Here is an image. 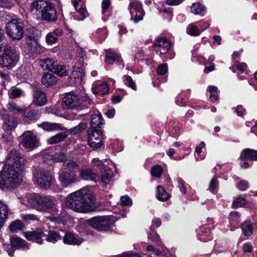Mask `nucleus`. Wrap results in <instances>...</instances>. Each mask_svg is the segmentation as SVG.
Listing matches in <instances>:
<instances>
[{
	"instance_id": "nucleus-15",
	"label": "nucleus",
	"mask_w": 257,
	"mask_h": 257,
	"mask_svg": "<svg viewBox=\"0 0 257 257\" xmlns=\"http://www.w3.org/2000/svg\"><path fill=\"white\" fill-rule=\"evenodd\" d=\"M79 96L74 94V92H70L64 97L62 106L65 108H75L77 109L78 103Z\"/></svg>"
},
{
	"instance_id": "nucleus-18",
	"label": "nucleus",
	"mask_w": 257,
	"mask_h": 257,
	"mask_svg": "<svg viewBox=\"0 0 257 257\" xmlns=\"http://www.w3.org/2000/svg\"><path fill=\"white\" fill-rule=\"evenodd\" d=\"M24 236L28 240L33 241L36 243L41 244L45 237V234L41 231H26L23 233Z\"/></svg>"
},
{
	"instance_id": "nucleus-31",
	"label": "nucleus",
	"mask_w": 257,
	"mask_h": 257,
	"mask_svg": "<svg viewBox=\"0 0 257 257\" xmlns=\"http://www.w3.org/2000/svg\"><path fill=\"white\" fill-rule=\"evenodd\" d=\"M241 228L245 236H251L253 234V227L250 221H244L241 225Z\"/></svg>"
},
{
	"instance_id": "nucleus-52",
	"label": "nucleus",
	"mask_w": 257,
	"mask_h": 257,
	"mask_svg": "<svg viewBox=\"0 0 257 257\" xmlns=\"http://www.w3.org/2000/svg\"><path fill=\"white\" fill-rule=\"evenodd\" d=\"M120 205L123 206H131L133 202L132 199L128 196H122L120 198Z\"/></svg>"
},
{
	"instance_id": "nucleus-49",
	"label": "nucleus",
	"mask_w": 257,
	"mask_h": 257,
	"mask_svg": "<svg viewBox=\"0 0 257 257\" xmlns=\"http://www.w3.org/2000/svg\"><path fill=\"white\" fill-rule=\"evenodd\" d=\"M18 0H0V7L10 9L14 6Z\"/></svg>"
},
{
	"instance_id": "nucleus-32",
	"label": "nucleus",
	"mask_w": 257,
	"mask_h": 257,
	"mask_svg": "<svg viewBox=\"0 0 257 257\" xmlns=\"http://www.w3.org/2000/svg\"><path fill=\"white\" fill-rule=\"evenodd\" d=\"M55 63L51 59L46 58L40 60V66L44 69L52 71Z\"/></svg>"
},
{
	"instance_id": "nucleus-53",
	"label": "nucleus",
	"mask_w": 257,
	"mask_h": 257,
	"mask_svg": "<svg viewBox=\"0 0 257 257\" xmlns=\"http://www.w3.org/2000/svg\"><path fill=\"white\" fill-rule=\"evenodd\" d=\"M168 71V65L166 63L160 64L157 69V72L159 75H164Z\"/></svg>"
},
{
	"instance_id": "nucleus-22",
	"label": "nucleus",
	"mask_w": 257,
	"mask_h": 257,
	"mask_svg": "<svg viewBox=\"0 0 257 257\" xmlns=\"http://www.w3.org/2000/svg\"><path fill=\"white\" fill-rule=\"evenodd\" d=\"M58 81V78L52 73L45 72L43 74L41 81L43 85L47 87L55 85Z\"/></svg>"
},
{
	"instance_id": "nucleus-3",
	"label": "nucleus",
	"mask_w": 257,
	"mask_h": 257,
	"mask_svg": "<svg viewBox=\"0 0 257 257\" xmlns=\"http://www.w3.org/2000/svg\"><path fill=\"white\" fill-rule=\"evenodd\" d=\"M30 11L38 20L54 22L57 19V12L54 6L48 1H33L30 5Z\"/></svg>"
},
{
	"instance_id": "nucleus-27",
	"label": "nucleus",
	"mask_w": 257,
	"mask_h": 257,
	"mask_svg": "<svg viewBox=\"0 0 257 257\" xmlns=\"http://www.w3.org/2000/svg\"><path fill=\"white\" fill-rule=\"evenodd\" d=\"M63 241L65 244L72 245H79L82 240L78 239L71 232H66L63 237Z\"/></svg>"
},
{
	"instance_id": "nucleus-5",
	"label": "nucleus",
	"mask_w": 257,
	"mask_h": 257,
	"mask_svg": "<svg viewBox=\"0 0 257 257\" xmlns=\"http://www.w3.org/2000/svg\"><path fill=\"white\" fill-rule=\"evenodd\" d=\"M19 60V54L16 50L11 47L5 48L3 53L0 55V66L12 69Z\"/></svg>"
},
{
	"instance_id": "nucleus-39",
	"label": "nucleus",
	"mask_w": 257,
	"mask_h": 257,
	"mask_svg": "<svg viewBox=\"0 0 257 257\" xmlns=\"http://www.w3.org/2000/svg\"><path fill=\"white\" fill-rule=\"evenodd\" d=\"M87 127V123L85 121L80 122L77 126L70 129V133L72 135L78 134L83 132Z\"/></svg>"
},
{
	"instance_id": "nucleus-60",
	"label": "nucleus",
	"mask_w": 257,
	"mask_h": 257,
	"mask_svg": "<svg viewBox=\"0 0 257 257\" xmlns=\"http://www.w3.org/2000/svg\"><path fill=\"white\" fill-rule=\"evenodd\" d=\"M43 162L47 164H50L51 161H53L52 155L50 154L48 152H45L43 154Z\"/></svg>"
},
{
	"instance_id": "nucleus-37",
	"label": "nucleus",
	"mask_w": 257,
	"mask_h": 257,
	"mask_svg": "<svg viewBox=\"0 0 257 257\" xmlns=\"http://www.w3.org/2000/svg\"><path fill=\"white\" fill-rule=\"evenodd\" d=\"M24 224L19 220H16L12 222L9 225V228L12 232H16L22 230L24 227Z\"/></svg>"
},
{
	"instance_id": "nucleus-50",
	"label": "nucleus",
	"mask_w": 257,
	"mask_h": 257,
	"mask_svg": "<svg viewBox=\"0 0 257 257\" xmlns=\"http://www.w3.org/2000/svg\"><path fill=\"white\" fill-rule=\"evenodd\" d=\"M46 239L49 242L55 243L57 241L61 239V237L59 234L56 232H50L47 236H46Z\"/></svg>"
},
{
	"instance_id": "nucleus-25",
	"label": "nucleus",
	"mask_w": 257,
	"mask_h": 257,
	"mask_svg": "<svg viewBox=\"0 0 257 257\" xmlns=\"http://www.w3.org/2000/svg\"><path fill=\"white\" fill-rule=\"evenodd\" d=\"M240 159L241 161H257V151L251 149H244L240 154Z\"/></svg>"
},
{
	"instance_id": "nucleus-59",
	"label": "nucleus",
	"mask_w": 257,
	"mask_h": 257,
	"mask_svg": "<svg viewBox=\"0 0 257 257\" xmlns=\"http://www.w3.org/2000/svg\"><path fill=\"white\" fill-rule=\"evenodd\" d=\"M111 4V0H102L101 3L102 13L104 14L105 11L109 7Z\"/></svg>"
},
{
	"instance_id": "nucleus-4",
	"label": "nucleus",
	"mask_w": 257,
	"mask_h": 257,
	"mask_svg": "<svg viewBox=\"0 0 257 257\" xmlns=\"http://www.w3.org/2000/svg\"><path fill=\"white\" fill-rule=\"evenodd\" d=\"M28 204L39 211L50 212L56 209L55 201L49 197L41 195L27 196Z\"/></svg>"
},
{
	"instance_id": "nucleus-47",
	"label": "nucleus",
	"mask_w": 257,
	"mask_h": 257,
	"mask_svg": "<svg viewBox=\"0 0 257 257\" xmlns=\"http://www.w3.org/2000/svg\"><path fill=\"white\" fill-rule=\"evenodd\" d=\"M151 175L156 178H160L163 173V168L159 165L153 166L151 170Z\"/></svg>"
},
{
	"instance_id": "nucleus-29",
	"label": "nucleus",
	"mask_w": 257,
	"mask_h": 257,
	"mask_svg": "<svg viewBox=\"0 0 257 257\" xmlns=\"http://www.w3.org/2000/svg\"><path fill=\"white\" fill-rule=\"evenodd\" d=\"M198 239L202 241L205 242L211 239L210 233L207 231L206 227L203 226L197 230Z\"/></svg>"
},
{
	"instance_id": "nucleus-33",
	"label": "nucleus",
	"mask_w": 257,
	"mask_h": 257,
	"mask_svg": "<svg viewBox=\"0 0 257 257\" xmlns=\"http://www.w3.org/2000/svg\"><path fill=\"white\" fill-rule=\"evenodd\" d=\"M52 72L61 77L66 76L68 73L67 69L65 66L56 63Z\"/></svg>"
},
{
	"instance_id": "nucleus-7",
	"label": "nucleus",
	"mask_w": 257,
	"mask_h": 257,
	"mask_svg": "<svg viewBox=\"0 0 257 257\" xmlns=\"http://www.w3.org/2000/svg\"><path fill=\"white\" fill-rule=\"evenodd\" d=\"M7 35L14 40H20L22 38L24 30L23 23L18 19H13L6 25Z\"/></svg>"
},
{
	"instance_id": "nucleus-12",
	"label": "nucleus",
	"mask_w": 257,
	"mask_h": 257,
	"mask_svg": "<svg viewBox=\"0 0 257 257\" xmlns=\"http://www.w3.org/2000/svg\"><path fill=\"white\" fill-rule=\"evenodd\" d=\"M154 51L160 55L166 54L171 47L170 42L166 39L160 38L156 39L153 43Z\"/></svg>"
},
{
	"instance_id": "nucleus-54",
	"label": "nucleus",
	"mask_w": 257,
	"mask_h": 257,
	"mask_svg": "<svg viewBox=\"0 0 257 257\" xmlns=\"http://www.w3.org/2000/svg\"><path fill=\"white\" fill-rule=\"evenodd\" d=\"M64 166L68 169H72L74 170H77L79 168V166L76 164V163L71 160L65 162L64 163Z\"/></svg>"
},
{
	"instance_id": "nucleus-6",
	"label": "nucleus",
	"mask_w": 257,
	"mask_h": 257,
	"mask_svg": "<svg viewBox=\"0 0 257 257\" xmlns=\"http://www.w3.org/2000/svg\"><path fill=\"white\" fill-rule=\"evenodd\" d=\"M34 181L41 188H49L55 181L54 177L48 170H41L34 174Z\"/></svg>"
},
{
	"instance_id": "nucleus-61",
	"label": "nucleus",
	"mask_w": 257,
	"mask_h": 257,
	"mask_svg": "<svg viewBox=\"0 0 257 257\" xmlns=\"http://www.w3.org/2000/svg\"><path fill=\"white\" fill-rule=\"evenodd\" d=\"M218 180L216 178H213L211 179L209 184V189L211 192H213L218 186Z\"/></svg>"
},
{
	"instance_id": "nucleus-62",
	"label": "nucleus",
	"mask_w": 257,
	"mask_h": 257,
	"mask_svg": "<svg viewBox=\"0 0 257 257\" xmlns=\"http://www.w3.org/2000/svg\"><path fill=\"white\" fill-rule=\"evenodd\" d=\"M248 183L244 180L241 181L237 185L238 188L241 191L246 190L248 187Z\"/></svg>"
},
{
	"instance_id": "nucleus-19",
	"label": "nucleus",
	"mask_w": 257,
	"mask_h": 257,
	"mask_svg": "<svg viewBox=\"0 0 257 257\" xmlns=\"http://www.w3.org/2000/svg\"><path fill=\"white\" fill-rule=\"evenodd\" d=\"M80 177L83 180L95 182L96 174L94 170L86 167L80 170Z\"/></svg>"
},
{
	"instance_id": "nucleus-36",
	"label": "nucleus",
	"mask_w": 257,
	"mask_h": 257,
	"mask_svg": "<svg viewBox=\"0 0 257 257\" xmlns=\"http://www.w3.org/2000/svg\"><path fill=\"white\" fill-rule=\"evenodd\" d=\"M41 126L43 129L47 131L62 130V128L61 127V125L56 123L44 122L41 124Z\"/></svg>"
},
{
	"instance_id": "nucleus-46",
	"label": "nucleus",
	"mask_w": 257,
	"mask_h": 257,
	"mask_svg": "<svg viewBox=\"0 0 257 257\" xmlns=\"http://www.w3.org/2000/svg\"><path fill=\"white\" fill-rule=\"evenodd\" d=\"M8 109L14 113H21L22 109L15 102H10L7 104Z\"/></svg>"
},
{
	"instance_id": "nucleus-58",
	"label": "nucleus",
	"mask_w": 257,
	"mask_h": 257,
	"mask_svg": "<svg viewBox=\"0 0 257 257\" xmlns=\"http://www.w3.org/2000/svg\"><path fill=\"white\" fill-rule=\"evenodd\" d=\"M21 218L25 221L35 220L37 219V216L33 214H22Z\"/></svg>"
},
{
	"instance_id": "nucleus-2",
	"label": "nucleus",
	"mask_w": 257,
	"mask_h": 257,
	"mask_svg": "<svg viewBox=\"0 0 257 257\" xmlns=\"http://www.w3.org/2000/svg\"><path fill=\"white\" fill-rule=\"evenodd\" d=\"M7 164L3 168L2 171L9 173L11 177L10 184L14 189H16L22 182L21 173L24 168L26 159L18 150H13L7 157Z\"/></svg>"
},
{
	"instance_id": "nucleus-56",
	"label": "nucleus",
	"mask_w": 257,
	"mask_h": 257,
	"mask_svg": "<svg viewBox=\"0 0 257 257\" xmlns=\"http://www.w3.org/2000/svg\"><path fill=\"white\" fill-rule=\"evenodd\" d=\"M177 183L178 187L182 193L183 194H185L186 192V189L184 185L185 182L181 178H178L177 179Z\"/></svg>"
},
{
	"instance_id": "nucleus-57",
	"label": "nucleus",
	"mask_w": 257,
	"mask_h": 257,
	"mask_svg": "<svg viewBox=\"0 0 257 257\" xmlns=\"http://www.w3.org/2000/svg\"><path fill=\"white\" fill-rule=\"evenodd\" d=\"M46 40L48 44H52L56 42L57 38L52 33H49L46 37Z\"/></svg>"
},
{
	"instance_id": "nucleus-1",
	"label": "nucleus",
	"mask_w": 257,
	"mask_h": 257,
	"mask_svg": "<svg viewBox=\"0 0 257 257\" xmlns=\"http://www.w3.org/2000/svg\"><path fill=\"white\" fill-rule=\"evenodd\" d=\"M94 187L82 188L68 195L66 205L70 209L80 213L93 212L96 208Z\"/></svg>"
},
{
	"instance_id": "nucleus-48",
	"label": "nucleus",
	"mask_w": 257,
	"mask_h": 257,
	"mask_svg": "<svg viewBox=\"0 0 257 257\" xmlns=\"http://www.w3.org/2000/svg\"><path fill=\"white\" fill-rule=\"evenodd\" d=\"M52 156L53 161L56 162H63L67 158L66 154L62 152L56 153L54 155H52Z\"/></svg>"
},
{
	"instance_id": "nucleus-23",
	"label": "nucleus",
	"mask_w": 257,
	"mask_h": 257,
	"mask_svg": "<svg viewBox=\"0 0 257 257\" xmlns=\"http://www.w3.org/2000/svg\"><path fill=\"white\" fill-rule=\"evenodd\" d=\"M10 209L8 205L0 200V229L4 225L5 222L8 218Z\"/></svg>"
},
{
	"instance_id": "nucleus-13",
	"label": "nucleus",
	"mask_w": 257,
	"mask_h": 257,
	"mask_svg": "<svg viewBox=\"0 0 257 257\" xmlns=\"http://www.w3.org/2000/svg\"><path fill=\"white\" fill-rule=\"evenodd\" d=\"M95 117L96 115L95 114L92 116L90 121V127L88 128L87 132L88 145L94 150L96 148V144L95 143L96 137L95 136V133H96V121L95 120Z\"/></svg>"
},
{
	"instance_id": "nucleus-55",
	"label": "nucleus",
	"mask_w": 257,
	"mask_h": 257,
	"mask_svg": "<svg viewBox=\"0 0 257 257\" xmlns=\"http://www.w3.org/2000/svg\"><path fill=\"white\" fill-rule=\"evenodd\" d=\"M85 224L89 227L96 229V217H93L85 220Z\"/></svg>"
},
{
	"instance_id": "nucleus-24",
	"label": "nucleus",
	"mask_w": 257,
	"mask_h": 257,
	"mask_svg": "<svg viewBox=\"0 0 257 257\" xmlns=\"http://www.w3.org/2000/svg\"><path fill=\"white\" fill-rule=\"evenodd\" d=\"M33 103L38 106L44 105L47 101V98L45 93L40 90H35L33 92Z\"/></svg>"
},
{
	"instance_id": "nucleus-51",
	"label": "nucleus",
	"mask_w": 257,
	"mask_h": 257,
	"mask_svg": "<svg viewBox=\"0 0 257 257\" xmlns=\"http://www.w3.org/2000/svg\"><path fill=\"white\" fill-rule=\"evenodd\" d=\"M246 203L245 199L241 197H239L232 202V207L233 208L240 207L244 206Z\"/></svg>"
},
{
	"instance_id": "nucleus-21",
	"label": "nucleus",
	"mask_w": 257,
	"mask_h": 257,
	"mask_svg": "<svg viewBox=\"0 0 257 257\" xmlns=\"http://www.w3.org/2000/svg\"><path fill=\"white\" fill-rule=\"evenodd\" d=\"M4 124L3 128L5 130L11 131L15 129L18 123L17 119L13 116H10L8 115H5L3 117Z\"/></svg>"
},
{
	"instance_id": "nucleus-44",
	"label": "nucleus",
	"mask_w": 257,
	"mask_h": 257,
	"mask_svg": "<svg viewBox=\"0 0 257 257\" xmlns=\"http://www.w3.org/2000/svg\"><path fill=\"white\" fill-rule=\"evenodd\" d=\"M210 93L209 98L212 102H215L218 99V89L214 86H209L208 87Z\"/></svg>"
},
{
	"instance_id": "nucleus-45",
	"label": "nucleus",
	"mask_w": 257,
	"mask_h": 257,
	"mask_svg": "<svg viewBox=\"0 0 257 257\" xmlns=\"http://www.w3.org/2000/svg\"><path fill=\"white\" fill-rule=\"evenodd\" d=\"M23 116L26 118L30 119L34 118L37 114V112L31 108L25 109L24 111L22 110Z\"/></svg>"
},
{
	"instance_id": "nucleus-40",
	"label": "nucleus",
	"mask_w": 257,
	"mask_h": 257,
	"mask_svg": "<svg viewBox=\"0 0 257 257\" xmlns=\"http://www.w3.org/2000/svg\"><path fill=\"white\" fill-rule=\"evenodd\" d=\"M123 81L124 84L133 90H136L137 89L135 82L133 80L132 78L127 75L123 76Z\"/></svg>"
},
{
	"instance_id": "nucleus-11",
	"label": "nucleus",
	"mask_w": 257,
	"mask_h": 257,
	"mask_svg": "<svg viewBox=\"0 0 257 257\" xmlns=\"http://www.w3.org/2000/svg\"><path fill=\"white\" fill-rule=\"evenodd\" d=\"M58 181L61 186L66 188L77 181L76 173L71 171H62L58 173Z\"/></svg>"
},
{
	"instance_id": "nucleus-16",
	"label": "nucleus",
	"mask_w": 257,
	"mask_h": 257,
	"mask_svg": "<svg viewBox=\"0 0 257 257\" xmlns=\"http://www.w3.org/2000/svg\"><path fill=\"white\" fill-rule=\"evenodd\" d=\"M106 56L105 58V62L107 65H111L114 62L122 63V67H124V64L122 62V60L120 55L111 49H108L105 51Z\"/></svg>"
},
{
	"instance_id": "nucleus-43",
	"label": "nucleus",
	"mask_w": 257,
	"mask_h": 257,
	"mask_svg": "<svg viewBox=\"0 0 257 257\" xmlns=\"http://www.w3.org/2000/svg\"><path fill=\"white\" fill-rule=\"evenodd\" d=\"M91 103V100L88 97H85L80 99L79 97L77 110L84 109L88 107V105Z\"/></svg>"
},
{
	"instance_id": "nucleus-17",
	"label": "nucleus",
	"mask_w": 257,
	"mask_h": 257,
	"mask_svg": "<svg viewBox=\"0 0 257 257\" xmlns=\"http://www.w3.org/2000/svg\"><path fill=\"white\" fill-rule=\"evenodd\" d=\"M8 173L5 171H0V189L4 191H11L14 190L10 184L11 177H5L10 176Z\"/></svg>"
},
{
	"instance_id": "nucleus-34",
	"label": "nucleus",
	"mask_w": 257,
	"mask_h": 257,
	"mask_svg": "<svg viewBox=\"0 0 257 257\" xmlns=\"http://www.w3.org/2000/svg\"><path fill=\"white\" fill-rule=\"evenodd\" d=\"M67 137L65 133H60L48 139V143L50 144L58 143L63 141Z\"/></svg>"
},
{
	"instance_id": "nucleus-10",
	"label": "nucleus",
	"mask_w": 257,
	"mask_h": 257,
	"mask_svg": "<svg viewBox=\"0 0 257 257\" xmlns=\"http://www.w3.org/2000/svg\"><path fill=\"white\" fill-rule=\"evenodd\" d=\"M19 142L25 148L34 149L39 146V140L31 132H25L19 138Z\"/></svg>"
},
{
	"instance_id": "nucleus-14",
	"label": "nucleus",
	"mask_w": 257,
	"mask_h": 257,
	"mask_svg": "<svg viewBox=\"0 0 257 257\" xmlns=\"http://www.w3.org/2000/svg\"><path fill=\"white\" fill-rule=\"evenodd\" d=\"M84 77V71L82 67L75 65L69 76L70 81L76 85H82L83 78Z\"/></svg>"
},
{
	"instance_id": "nucleus-30",
	"label": "nucleus",
	"mask_w": 257,
	"mask_h": 257,
	"mask_svg": "<svg viewBox=\"0 0 257 257\" xmlns=\"http://www.w3.org/2000/svg\"><path fill=\"white\" fill-rule=\"evenodd\" d=\"M156 195L157 199L161 201H166L169 198V195L161 185L157 187Z\"/></svg>"
},
{
	"instance_id": "nucleus-8",
	"label": "nucleus",
	"mask_w": 257,
	"mask_h": 257,
	"mask_svg": "<svg viewBox=\"0 0 257 257\" xmlns=\"http://www.w3.org/2000/svg\"><path fill=\"white\" fill-rule=\"evenodd\" d=\"M110 163V161L107 159L98 160L97 159V167H99L100 171V183L102 186L108 184L113 177V172L108 166Z\"/></svg>"
},
{
	"instance_id": "nucleus-41",
	"label": "nucleus",
	"mask_w": 257,
	"mask_h": 257,
	"mask_svg": "<svg viewBox=\"0 0 257 257\" xmlns=\"http://www.w3.org/2000/svg\"><path fill=\"white\" fill-rule=\"evenodd\" d=\"M201 32V31L198 28V26L194 24H191L187 27V33L191 36H198Z\"/></svg>"
},
{
	"instance_id": "nucleus-9",
	"label": "nucleus",
	"mask_w": 257,
	"mask_h": 257,
	"mask_svg": "<svg viewBox=\"0 0 257 257\" xmlns=\"http://www.w3.org/2000/svg\"><path fill=\"white\" fill-rule=\"evenodd\" d=\"M128 10L131 17V20L135 24L139 23L143 19L145 12L142 3L138 0H131Z\"/></svg>"
},
{
	"instance_id": "nucleus-20",
	"label": "nucleus",
	"mask_w": 257,
	"mask_h": 257,
	"mask_svg": "<svg viewBox=\"0 0 257 257\" xmlns=\"http://www.w3.org/2000/svg\"><path fill=\"white\" fill-rule=\"evenodd\" d=\"M111 223L109 217L97 216V231L108 230Z\"/></svg>"
},
{
	"instance_id": "nucleus-64",
	"label": "nucleus",
	"mask_w": 257,
	"mask_h": 257,
	"mask_svg": "<svg viewBox=\"0 0 257 257\" xmlns=\"http://www.w3.org/2000/svg\"><path fill=\"white\" fill-rule=\"evenodd\" d=\"M115 257H141V255L138 253H122L116 255Z\"/></svg>"
},
{
	"instance_id": "nucleus-63",
	"label": "nucleus",
	"mask_w": 257,
	"mask_h": 257,
	"mask_svg": "<svg viewBox=\"0 0 257 257\" xmlns=\"http://www.w3.org/2000/svg\"><path fill=\"white\" fill-rule=\"evenodd\" d=\"M161 220L159 218H154L152 220V224L151 226V229H153L155 228L159 227L161 225Z\"/></svg>"
},
{
	"instance_id": "nucleus-28",
	"label": "nucleus",
	"mask_w": 257,
	"mask_h": 257,
	"mask_svg": "<svg viewBox=\"0 0 257 257\" xmlns=\"http://www.w3.org/2000/svg\"><path fill=\"white\" fill-rule=\"evenodd\" d=\"M11 245L16 248H28V243L19 237H13L11 239Z\"/></svg>"
},
{
	"instance_id": "nucleus-26",
	"label": "nucleus",
	"mask_w": 257,
	"mask_h": 257,
	"mask_svg": "<svg viewBox=\"0 0 257 257\" xmlns=\"http://www.w3.org/2000/svg\"><path fill=\"white\" fill-rule=\"evenodd\" d=\"M72 4L76 11L83 17V19L87 17V12L81 0H72Z\"/></svg>"
},
{
	"instance_id": "nucleus-38",
	"label": "nucleus",
	"mask_w": 257,
	"mask_h": 257,
	"mask_svg": "<svg viewBox=\"0 0 257 257\" xmlns=\"http://www.w3.org/2000/svg\"><path fill=\"white\" fill-rule=\"evenodd\" d=\"M106 137L102 134V131L97 129V141L100 140L99 142H97V152H101L104 150L105 145L103 143Z\"/></svg>"
},
{
	"instance_id": "nucleus-35",
	"label": "nucleus",
	"mask_w": 257,
	"mask_h": 257,
	"mask_svg": "<svg viewBox=\"0 0 257 257\" xmlns=\"http://www.w3.org/2000/svg\"><path fill=\"white\" fill-rule=\"evenodd\" d=\"M109 87L108 84L104 81L97 84V95H104L108 94Z\"/></svg>"
},
{
	"instance_id": "nucleus-42",
	"label": "nucleus",
	"mask_w": 257,
	"mask_h": 257,
	"mask_svg": "<svg viewBox=\"0 0 257 257\" xmlns=\"http://www.w3.org/2000/svg\"><path fill=\"white\" fill-rule=\"evenodd\" d=\"M191 12L195 15H201L204 12L205 7L200 3H196L192 5Z\"/></svg>"
}]
</instances>
